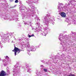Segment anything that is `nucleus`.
Returning <instances> with one entry per match:
<instances>
[{
	"mask_svg": "<svg viewBox=\"0 0 76 76\" xmlns=\"http://www.w3.org/2000/svg\"><path fill=\"white\" fill-rule=\"evenodd\" d=\"M44 72H47V69H44Z\"/></svg>",
	"mask_w": 76,
	"mask_h": 76,
	"instance_id": "obj_21",
	"label": "nucleus"
},
{
	"mask_svg": "<svg viewBox=\"0 0 76 76\" xmlns=\"http://www.w3.org/2000/svg\"><path fill=\"white\" fill-rule=\"evenodd\" d=\"M0 45H1V46H2V45L1 44V42H0Z\"/></svg>",
	"mask_w": 76,
	"mask_h": 76,
	"instance_id": "obj_30",
	"label": "nucleus"
},
{
	"mask_svg": "<svg viewBox=\"0 0 76 76\" xmlns=\"http://www.w3.org/2000/svg\"><path fill=\"white\" fill-rule=\"evenodd\" d=\"M37 0H27L26 3H28L29 6L31 7L32 9H35V6L34 4H32L33 3H36L35 1H37Z\"/></svg>",
	"mask_w": 76,
	"mask_h": 76,
	"instance_id": "obj_3",
	"label": "nucleus"
},
{
	"mask_svg": "<svg viewBox=\"0 0 76 76\" xmlns=\"http://www.w3.org/2000/svg\"><path fill=\"white\" fill-rule=\"evenodd\" d=\"M13 7H10V8H13Z\"/></svg>",
	"mask_w": 76,
	"mask_h": 76,
	"instance_id": "obj_32",
	"label": "nucleus"
},
{
	"mask_svg": "<svg viewBox=\"0 0 76 76\" xmlns=\"http://www.w3.org/2000/svg\"><path fill=\"white\" fill-rule=\"evenodd\" d=\"M30 26H32V25L31 24V25H30Z\"/></svg>",
	"mask_w": 76,
	"mask_h": 76,
	"instance_id": "obj_35",
	"label": "nucleus"
},
{
	"mask_svg": "<svg viewBox=\"0 0 76 76\" xmlns=\"http://www.w3.org/2000/svg\"><path fill=\"white\" fill-rule=\"evenodd\" d=\"M13 42H14V41H12V43H13Z\"/></svg>",
	"mask_w": 76,
	"mask_h": 76,
	"instance_id": "obj_33",
	"label": "nucleus"
},
{
	"mask_svg": "<svg viewBox=\"0 0 76 76\" xmlns=\"http://www.w3.org/2000/svg\"><path fill=\"white\" fill-rule=\"evenodd\" d=\"M18 2H19V1H18V0H16L15 1V3H18Z\"/></svg>",
	"mask_w": 76,
	"mask_h": 76,
	"instance_id": "obj_20",
	"label": "nucleus"
},
{
	"mask_svg": "<svg viewBox=\"0 0 76 76\" xmlns=\"http://www.w3.org/2000/svg\"><path fill=\"white\" fill-rule=\"evenodd\" d=\"M27 25H31V22H27Z\"/></svg>",
	"mask_w": 76,
	"mask_h": 76,
	"instance_id": "obj_19",
	"label": "nucleus"
},
{
	"mask_svg": "<svg viewBox=\"0 0 76 76\" xmlns=\"http://www.w3.org/2000/svg\"><path fill=\"white\" fill-rule=\"evenodd\" d=\"M28 37L29 38H30V37H34V34H32L31 35H30L29 34H28Z\"/></svg>",
	"mask_w": 76,
	"mask_h": 76,
	"instance_id": "obj_16",
	"label": "nucleus"
},
{
	"mask_svg": "<svg viewBox=\"0 0 76 76\" xmlns=\"http://www.w3.org/2000/svg\"><path fill=\"white\" fill-rule=\"evenodd\" d=\"M26 68H27V72H29V73H30V70H31V69L29 68V65L28 64H26Z\"/></svg>",
	"mask_w": 76,
	"mask_h": 76,
	"instance_id": "obj_12",
	"label": "nucleus"
},
{
	"mask_svg": "<svg viewBox=\"0 0 76 76\" xmlns=\"http://www.w3.org/2000/svg\"><path fill=\"white\" fill-rule=\"evenodd\" d=\"M26 47L28 48V51H34L35 50H36V49L35 47L32 46L31 47H30V45L29 43H28L26 44Z\"/></svg>",
	"mask_w": 76,
	"mask_h": 76,
	"instance_id": "obj_5",
	"label": "nucleus"
},
{
	"mask_svg": "<svg viewBox=\"0 0 76 76\" xmlns=\"http://www.w3.org/2000/svg\"><path fill=\"white\" fill-rule=\"evenodd\" d=\"M20 6H22V5H23L22 4V2H20Z\"/></svg>",
	"mask_w": 76,
	"mask_h": 76,
	"instance_id": "obj_26",
	"label": "nucleus"
},
{
	"mask_svg": "<svg viewBox=\"0 0 76 76\" xmlns=\"http://www.w3.org/2000/svg\"><path fill=\"white\" fill-rule=\"evenodd\" d=\"M13 0H10V1H12Z\"/></svg>",
	"mask_w": 76,
	"mask_h": 76,
	"instance_id": "obj_31",
	"label": "nucleus"
},
{
	"mask_svg": "<svg viewBox=\"0 0 76 76\" xmlns=\"http://www.w3.org/2000/svg\"><path fill=\"white\" fill-rule=\"evenodd\" d=\"M16 21H18V20H16Z\"/></svg>",
	"mask_w": 76,
	"mask_h": 76,
	"instance_id": "obj_36",
	"label": "nucleus"
},
{
	"mask_svg": "<svg viewBox=\"0 0 76 76\" xmlns=\"http://www.w3.org/2000/svg\"><path fill=\"white\" fill-rule=\"evenodd\" d=\"M13 70H14L13 71V72L14 73H13V76H17V74H19V73H20V68L18 66H17L16 67L15 66L14 68H13Z\"/></svg>",
	"mask_w": 76,
	"mask_h": 76,
	"instance_id": "obj_4",
	"label": "nucleus"
},
{
	"mask_svg": "<svg viewBox=\"0 0 76 76\" xmlns=\"http://www.w3.org/2000/svg\"><path fill=\"white\" fill-rule=\"evenodd\" d=\"M14 47H15L14 49L13 50H12V51L15 52V56H16V53H19V48H16V46H15V44H14Z\"/></svg>",
	"mask_w": 76,
	"mask_h": 76,
	"instance_id": "obj_7",
	"label": "nucleus"
},
{
	"mask_svg": "<svg viewBox=\"0 0 76 76\" xmlns=\"http://www.w3.org/2000/svg\"><path fill=\"white\" fill-rule=\"evenodd\" d=\"M23 51V50H20L19 49V50L18 51V53H20V51Z\"/></svg>",
	"mask_w": 76,
	"mask_h": 76,
	"instance_id": "obj_22",
	"label": "nucleus"
},
{
	"mask_svg": "<svg viewBox=\"0 0 76 76\" xmlns=\"http://www.w3.org/2000/svg\"><path fill=\"white\" fill-rule=\"evenodd\" d=\"M49 57L50 58H53V60H54V59H56L57 57V56L54 55L52 56L51 55H50L49 56Z\"/></svg>",
	"mask_w": 76,
	"mask_h": 76,
	"instance_id": "obj_9",
	"label": "nucleus"
},
{
	"mask_svg": "<svg viewBox=\"0 0 76 76\" xmlns=\"http://www.w3.org/2000/svg\"><path fill=\"white\" fill-rule=\"evenodd\" d=\"M7 72H8V74H9L10 73V72H9V70H7Z\"/></svg>",
	"mask_w": 76,
	"mask_h": 76,
	"instance_id": "obj_24",
	"label": "nucleus"
},
{
	"mask_svg": "<svg viewBox=\"0 0 76 76\" xmlns=\"http://www.w3.org/2000/svg\"><path fill=\"white\" fill-rule=\"evenodd\" d=\"M6 76L5 72H4V71L2 70L1 72V74H0V76Z\"/></svg>",
	"mask_w": 76,
	"mask_h": 76,
	"instance_id": "obj_11",
	"label": "nucleus"
},
{
	"mask_svg": "<svg viewBox=\"0 0 76 76\" xmlns=\"http://www.w3.org/2000/svg\"><path fill=\"white\" fill-rule=\"evenodd\" d=\"M38 22L36 24H35L36 26H39L40 25V23L39 22H40V20L38 18L37 20Z\"/></svg>",
	"mask_w": 76,
	"mask_h": 76,
	"instance_id": "obj_10",
	"label": "nucleus"
},
{
	"mask_svg": "<svg viewBox=\"0 0 76 76\" xmlns=\"http://www.w3.org/2000/svg\"><path fill=\"white\" fill-rule=\"evenodd\" d=\"M41 29V28L39 27L36 28V30L37 32H39L40 31V32H41V34H42L43 35H44V36H46V35L47 34V32L50 31V28L47 27L44 28L43 29H42V30Z\"/></svg>",
	"mask_w": 76,
	"mask_h": 76,
	"instance_id": "obj_1",
	"label": "nucleus"
},
{
	"mask_svg": "<svg viewBox=\"0 0 76 76\" xmlns=\"http://www.w3.org/2000/svg\"><path fill=\"white\" fill-rule=\"evenodd\" d=\"M35 12H34V13H33L31 15H30V14H28V13H27V14H26V15L27 16H34V15H35Z\"/></svg>",
	"mask_w": 76,
	"mask_h": 76,
	"instance_id": "obj_15",
	"label": "nucleus"
},
{
	"mask_svg": "<svg viewBox=\"0 0 76 76\" xmlns=\"http://www.w3.org/2000/svg\"><path fill=\"white\" fill-rule=\"evenodd\" d=\"M42 63H45V61H44V60H42Z\"/></svg>",
	"mask_w": 76,
	"mask_h": 76,
	"instance_id": "obj_29",
	"label": "nucleus"
},
{
	"mask_svg": "<svg viewBox=\"0 0 76 76\" xmlns=\"http://www.w3.org/2000/svg\"><path fill=\"white\" fill-rule=\"evenodd\" d=\"M32 29V30H33V29H34V28Z\"/></svg>",
	"mask_w": 76,
	"mask_h": 76,
	"instance_id": "obj_39",
	"label": "nucleus"
},
{
	"mask_svg": "<svg viewBox=\"0 0 76 76\" xmlns=\"http://www.w3.org/2000/svg\"><path fill=\"white\" fill-rule=\"evenodd\" d=\"M34 19H37L38 18V17H37V15H35L34 16Z\"/></svg>",
	"mask_w": 76,
	"mask_h": 76,
	"instance_id": "obj_18",
	"label": "nucleus"
},
{
	"mask_svg": "<svg viewBox=\"0 0 76 76\" xmlns=\"http://www.w3.org/2000/svg\"><path fill=\"white\" fill-rule=\"evenodd\" d=\"M43 19V18H42V19Z\"/></svg>",
	"mask_w": 76,
	"mask_h": 76,
	"instance_id": "obj_40",
	"label": "nucleus"
},
{
	"mask_svg": "<svg viewBox=\"0 0 76 76\" xmlns=\"http://www.w3.org/2000/svg\"><path fill=\"white\" fill-rule=\"evenodd\" d=\"M43 22L45 24H46L47 25H48L49 23L53 22V19H51V15H47L46 16V17L44 18V19L43 20Z\"/></svg>",
	"mask_w": 76,
	"mask_h": 76,
	"instance_id": "obj_2",
	"label": "nucleus"
},
{
	"mask_svg": "<svg viewBox=\"0 0 76 76\" xmlns=\"http://www.w3.org/2000/svg\"><path fill=\"white\" fill-rule=\"evenodd\" d=\"M4 19H9V18L7 17H5L4 18Z\"/></svg>",
	"mask_w": 76,
	"mask_h": 76,
	"instance_id": "obj_23",
	"label": "nucleus"
},
{
	"mask_svg": "<svg viewBox=\"0 0 76 76\" xmlns=\"http://www.w3.org/2000/svg\"><path fill=\"white\" fill-rule=\"evenodd\" d=\"M7 70H8V68H7Z\"/></svg>",
	"mask_w": 76,
	"mask_h": 76,
	"instance_id": "obj_34",
	"label": "nucleus"
},
{
	"mask_svg": "<svg viewBox=\"0 0 76 76\" xmlns=\"http://www.w3.org/2000/svg\"><path fill=\"white\" fill-rule=\"evenodd\" d=\"M71 76H75V75L74 74H71Z\"/></svg>",
	"mask_w": 76,
	"mask_h": 76,
	"instance_id": "obj_27",
	"label": "nucleus"
},
{
	"mask_svg": "<svg viewBox=\"0 0 76 76\" xmlns=\"http://www.w3.org/2000/svg\"><path fill=\"white\" fill-rule=\"evenodd\" d=\"M24 24H25V25H28V23H27H27H24Z\"/></svg>",
	"mask_w": 76,
	"mask_h": 76,
	"instance_id": "obj_28",
	"label": "nucleus"
},
{
	"mask_svg": "<svg viewBox=\"0 0 76 76\" xmlns=\"http://www.w3.org/2000/svg\"><path fill=\"white\" fill-rule=\"evenodd\" d=\"M2 36H1V37H2Z\"/></svg>",
	"mask_w": 76,
	"mask_h": 76,
	"instance_id": "obj_41",
	"label": "nucleus"
},
{
	"mask_svg": "<svg viewBox=\"0 0 76 76\" xmlns=\"http://www.w3.org/2000/svg\"><path fill=\"white\" fill-rule=\"evenodd\" d=\"M15 40H16V38H15Z\"/></svg>",
	"mask_w": 76,
	"mask_h": 76,
	"instance_id": "obj_37",
	"label": "nucleus"
},
{
	"mask_svg": "<svg viewBox=\"0 0 76 76\" xmlns=\"http://www.w3.org/2000/svg\"><path fill=\"white\" fill-rule=\"evenodd\" d=\"M52 24H53V25H54V24H53V23H52Z\"/></svg>",
	"mask_w": 76,
	"mask_h": 76,
	"instance_id": "obj_38",
	"label": "nucleus"
},
{
	"mask_svg": "<svg viewBox=\"0 0 76 76\" xmlns=\"http://www.w3.org/2000/svg\"><path fill=\"white\" fill-rule=\"evenodd\" d=\"M41 67H42V69H44V66L43 65H41Z\"/></svg>",
	"mask_w": 76,
	"mask_h": 76,
	"instance_id": "obj_25",
	"label": "nucleus"
},
{
	"mask_svg": "<svg viewBox=\"0 0 76 76\" xmlns=\"http://www.w3.org/2000/svg\"><path fill=\"white\" fill-rule=\"evenodd\" d=\"M60 15L63 18H66V13L64 12H61L60 13Z\"/></svg>",
	"mask_w": 76,
	"mask_h": 76,
	"instance_id": "obj_13",
	"label": "nucleus"
},
{
	"mask_svg": "<svg viewBox=\"0 0 76 76\" xmlns=\"http://www.w3.org/2000/svg\"><path fill=\"white\" fill-rule=\"evenodd\" d=\"M23 39H22V38H18V40L19 41H20H20H22Z\"/></svg>",
	"mask_w": 76,
	"mask_h": 76,
	"instance_id": "obj_17",
	"label": "nucleus"
},
{
	"mask_svg": "<svg viewBox=\"0 0 76 76\" xmlns=\"http://www.w3.org/2000/svg\"><path fill=\"white\" fill-rule=\"evenodd\" d=\"M9 57L7 56H6V58L5 59H4L3 61V62H5V61H9Z\"/></svg>",
	"mask_w": 76,
	"mask_h": 76,
	"instance_id": "obj_14",
	"label": "nucleus"
},
{
	"mask_svg": "<svg viewBox=\"0 0 76 76\" xmlns=\"http://www.w3.org/2000/svg\"><path fill=\"white\" fill-rule=\"evenodd\" d=\"M20 7L22 10H27V13H31V12H32V10H29V8H28V9H27L26 7H25L23 5H21Z\"/></svg>",
	"mask_w": 76,
	"mask_h": 76,
	"instance_id": "obj_6",
	"label": "nucleus"
},
{
	"mask_svg": "<svg viewBox=\"0 0 76 76\" xmlns=\"http://www.w3.org/2000/svg\"><path fill=\"white\" fill-rule=\"evenodd\" d=\"M7 34H6L3 35V38L2 39V41H7V38H6V37H7Z\"/></svg>",
	"mask_w": 76,
	"mask_h": 76,
	"instance_id": "obj_8",
	"label": "nucleus"
}]
</instances>
